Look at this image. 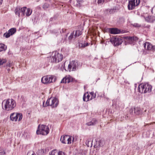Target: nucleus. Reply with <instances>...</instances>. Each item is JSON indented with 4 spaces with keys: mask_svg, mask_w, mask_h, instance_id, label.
<instances>
[{
    "mask_svg": "<svg viewBox=\"0 0 155 155\" xmlns=\"http://www.w3.org/2000/svg\"><path fill=\"white\" fill-rule=\"evenodd\" d=\"M58 152L56 150L52 151L51 152V155H57Z\"/></svg>",
    "mask_w": 155,
    "mask_h": 155,
    "instance_id": "32",
    "label": "nucleus"
},
{
    "mask_svg": "<svg viewBox=\"0 0 155 155\" xmlns=\"http://www.w3.org/2000/svg\"><path fill=\"white\" fill-rule=\"evenodd\" d=\"M77 3L75 5L78 7H80L83 5V3L84 1L83 0H77Z\"/></svg>",
    "mask_w": 155,
    "mask_h": 155,
    "instance_id": "22",
    "label": "nucleus"
},
{
    "mask_svg": "<svg viewBox=\"0 0 155 155\" xmlns=\"http://www.w3.org/2000/svg\"><path fill=\"white\" fill-rule=\"evenodd\" d=\"M152 86L148 83H143L139 85L137 87L138 91L141 93H150L151 91Z\"/></svg>",
    "mask_w": 155,
    "mask_h": 155,
    "instance_id": "1",
    "label": "nucleus"
},
{
    "mask_svg": "<svg viewBox=\"0 0 155 155\" xmlns=\"http://www.w3.org/2000/svg\"><path fill=\"white\" fill-rule=\"evenodd\" d=\"M109 31L111 34H117L121 33V31L117 28H110L109 29Z\"/></svg>",
    "mask_w": 155,
    "mask_h": 155,
    "instance_id": "16",
    "label": "nucleus"
},
{
    "mask_svg": "<svg viewBox=\"0 0 155 155\" xmlns=\"http://www.w3.org/2000/svg\"><path fill=\"white\" fill-rule=\"evenodd\" d=\"M57 155H65V153L64 152H62V151H60L58 152V153Z\"/></svg>",
    "mask_w": 155,
    "mask_h": 155,
    "instance_id": "36",
    "label": "nucleus"
},
{
    "mask_svg": "<svg viewBox=\"0 0 155 155\" xmlns=\"http://www.w3.org/2000/svg\"><path fill=\"white\" fill-rule=\"evenodd\" d=\"M56 79V78L54 75H47L41 78V81L43 84H48L54 82Z\"/></svg>",
    "mask_w": 155,
    "mask_h": 155,
    "instance_id": "6",
    "label": "nucleus"
},
{
    "mask_svg": "<svg viewBox=\"0 0 155 155\" xmlns=\"http://www.w3.org/2000/svg\"><path fill=\"white\" fill-rule=\"evenodd\" d=\"M90 142H91V141H89V140H87L86 141V144L87 145V146L88 147L89 146V143Z\"/></svg>",
    "mask_w": 155,
    "mask_h": 155,
    "instance_id": "40",
    "label": "nucleus"
},
{
    "mask_svg": "<svg viewBox=\"0 0 155 155\" xmlns=\"http://www.w3.org/2000/svg\"><path fill=\"white\" fill-rule=\"evenodd\" d=\"M16 32V29L15 28H11L8 30V32L4 33L3 36L6 38H9L11 36L14 34Z\"/></svg>",
    "mask_w": 155,
    "mask_h": 155,
    "instance_id": "12",
    "label": "nucleus"
},
{
    "mask_svg": "<svg viewBox=\"0 0 155 155\" xmlns=\"http://www.w3.org/2000/svg\"><path fill=\"white\" fill-rule=\"evenodd\" d=\"M27 8L24 7L22 8L17 6L15 9V13L16 15H18V17H20V13H21V16H23L25 15V12Z\"/></svg>",
    "mask_w": 155,
    "mask_h": 155,
    "instance_id": "9",
    "label": "nucleus"
},
{
    "mask_svg": "<svg viewBox=\"0 0 155 155\" xmlns=\"http://www.w3.org/2000/svg\"><path fill=\"white\" fill-rule=\"evenodd\" d=\"M6 153L3 149H0V155H5Z\"/></svg>",
    "mask_w": 155,
    "mask_h": 155,
    "instance_id": "31",
    "label": "nucleus"
},
{
    "mask_svg": "<svg viewBox=\"0 0 155 155\" xmlns=\"http://www.w3.org/2000/svg\"><path fill=\"white\" fill-rule=\"evenodd\" d=\"M133 41H136L138 40V38L137 37L135 36H133Z\"/></svg>",
    "mask_w": 155,
    "mask_h": 155,
    "instance_id": "38",
    "label": "nucleus"
},
{
    "mask_svg": "<svg viewBox=\"0 0 155 155\" xmlns=\"http://www.w3.org/2000/svg\"><path fill=\"white\" fill-rule=\"evenodd\" d=\"M31 155H36L35 153H33Z\"/></svg>",
    "mask_w": 155,
    "mask_h": 155,
    "instance_id": "47",
    "label": "nucleus"
},
{
    "mask_svg": "<svg viewBox=\"0 0 155 155\" xmlns=\"http://www.w3.org/2000/svg\"><path fill=\"white\" fill-rule=\"evenodd\" d=\"M82 34V31L79 30H76L75 31V34L74 33V36L75 38L77 37H78L81 35Z\"/></svg>",
    "mask_w": 155,
    "mask_h": 155,
    "instance_id": "24",
    "label": "nucleus"
},
{
    "mask_svg": "<svg viewBox=\"0 0 155 155\" xmlns=\"http://www.w3.org/2000/svg\"><path fill=\"white\" fill-rule=\"evenodd\" d=\"M49 7V4L47 3H45L43 6V8L45 10H46Z\"/></svg>",
    "mask_w": 155,
    "mask_h": 155,
    "instance_id": "29",
    "label": "nucleus"
},
{
    "mask_svg": "<svg viewBox=\"0 0 155 155\" xmlns=\"http://www.w3.org/2000/svg\"><path fill=\"white\" fill-rule=\"evenodd\" d=\"M61 3H59L58 2H55V3L54 4L55 5H53V6H57V5L59 6V5H61ZM61 6H63V5H61Z\"/></svg>",
    "mask_w": 155,
    "mask_h": 155,
    "instance_id": "33",
    "label": "nucleus"
},
{
    "mask_svg": "<svg viewBox=\"0 0 155 155\" xmlns=\"http://www.w3.org/2000/svg\"><path fill=\"white\" fill-rule=\"evenodd\" d=\"M127 38L129 41H133V37H127Z\"/></svg>",
    "mask_w": 155,
    "mask_h": 155,
    "instance_id": "34",
    "label": "nucleus"
},
{
    "mask_svg": "<svg viewBox=\"0 0 155 155\" xmlns=\"http://www.w3.org/2000/svg\"><path fill=\"white\" fill-rule=\"evenodd\" d=\"M66 30V29H65L63 28L62 29V32H65Z\"/></svg>",
    "mask_w": 155,
    "mask_h": 155,
    "instance_id": "42",
    "label": "nucleus"
},
{
    "mask_svg": "<svg viewBox=\"0 0 155 155\" xmlns=\"http://www.w3.org/2000/svg\"><path fill=\"white\" fill-rule=\"evenodd\" d=\"M9 68H8L7 69V71H8V72H9L11 70Z\"/></svg>",
    "mask_w": 155,
    "mask_h": 155,
    "instance_id": "43",
    "label": "nucleus"
},
{
    "mask_svg": "<svg viewBox=\"0 0 155 155\" xmlns=\"http://www.w3.org/2000/svg\"><path fill=\"white\" fill-rule=\"evenodd\" d=\"M10 118L11 120L13 121H16L18 120L20 121L22 118V114L20 113H13L11 114Z\"/></svg>",
    "mask_w": 155,
    "mask_h": 155,
    "instance_id": "7",
    "label": "nucleus"
},
{
    "mask_svg": "<svg viewBox=\"0 0 155 155\" xmlns=\"http://www.w3.org/2000/svg\"><path fill=\"white\" fill-rule=\"evenodd\" d=\"M92 142H91V146L92 145Z\"/></svg>",
    "mask_w": 155,
    "mask_h": 155,
    "instance_id": "48",
    "label": "nucleus"
},
{
    "mask_svg": "<svg viewBox=\"0 0 155 155\" xmlns=\"http://www.w3.org/2000/svg\"><path fill=\"white\" fill-rule=\"evenodd\" d=\"M90 97L88 92L85 93L83 96V100L84 101H87L90 100Z\"/></svg>",
    "mask_w": 155,
    "mask_h": 155,
    "instance_id": "20",
    "label": "nucleus"
},
{
    "mask_svg": "<svg viewBox=\"0 0 155 155\" xmlns=\"http://www.w3.org/2000/svg\"><path fill=\"white\" fill-rule=\"evenodd\" d=\"M97 3L98 4H101L103 3L104 2V0H97Z\"/></svg>",
    "mask_w": 155,
    "mask_h": 155,
    "instance_id": "35",
    "label": "nucleus"
},
{
    "mask_svg": "<svg viewBox=\"0 0 155 155\" xmlns=\"http://www.w3.org/2000/svg\"><path fill=\"white\" fill-rule=\"evenodd\" d=\"M149 136V135H147V136H146V137H148Z\"/></svg>",
    "mask_w": 155,
    "mask_h": 155,
    "instance_id": "49",
    "label": "nucleus"
},
{
    "mask_svg": "<svg viewBox=\"0 0 155 155\" xmlns=\"http://www.w3.org/2000/svg\"><path fill=\"white\" fill-rule=\"evenodd\" d=\"M115 11L114 10V9H111L110 10V13H113V12H114Z\"/></svg>",
    "mask_w": 155,
    "mask_h": 155,
    "instance_id": "41",
    "label": "nucleus"
},
{
    "mask_svg": "<svg viewBox=\"0 0 155 155\" xmlns=\"http://www.w3.org/2000/svg\"><path fill=\"white\" fill-rule=\"evenodd\" d=\"M74 31H73V32L71 33L70 35L69 36L68 38V39L69 41H71L74 38Z\"/></svg>",
    "mask_w": 155,
    "mask_h": 155,
    "instance_id": "28",
    "label": "nucleus"
},
{
    "mask_svg": "<svg viewBox=\"0 0 155 155\" xmlns=\"http://www.w3.org/2000/svg\"><path fill=\"white\" fill-rule=\"evenodd\" d=\"M140 3V0H130L129 1L127 8L129 10H132L135 8Z\"/></svg>",
    "mask_w": 155,
    "mask_h": 155,
    "instance_id": "8",
    "label": "nucleus"
},
{
    "mask_svg": "<svg viewBox=\"0 0 155 155\" xmlns=\"http://www.w3.org/2000/svg\"><path fill=\"white\" fill-rule=\"evenodd\" d=\"M144 133H143V136H144Z\"/></svg>",
    "mask_w": 155,
    "mask_h": 155,
    "instance_id": "50",
    "label": "nucleus"
},
{
    "mask_svg": "<svg viewBox=\"0 0 155 155\" xmlns=\"http://www.w3.org/2000/svg\"><path fill=\"white\" fill-rule=\"evenodd\" d=\"M26 9L27 11L26 12H25V14L27 16H29L31 14L32 10L30 8H27Z\"/></svg>",
    "mask_w": 155,
    "mask_h": 155,
    "instance_id": "25",
    "label": "nucleus"
},
{
    "mask_svg": "<svg viewBox=\"0 0 155 155\" xmlns=\"http://www.w3.org/2000/svg\"><path fill=\"white\" fill-rule=\"evenodd\" d=\"M90 44L88 43H86L84 42L83 43H78V47L79 48H84L86 46H88Z\"/></svg>",
    "mask_w": 155,
    "mask_h": 155,
    "instance_id": "21",
    "label": "nucleus"
},
{
    "mask_svg": "<svg viewBox=\"0 0 155 155\" xmlns=\"http://www.w3.org/2000/svg\"><path fill=\"white\" fill-rule=\"evenodd\" d=\"M143 47L145 49L148 50L154 51L155 50V46H152L151 44L149 42H145L143 44Z\"/></svg>",
    "mask_w": 155,
    "mask_h": 155,
    "instance_id": "15",
    "label": "nucleus"
},
{
    "mask_svg": "<svg viewBox=\"0 0 155 155\" xmlns=\"http://www.w3.org/2000/svg\"><path fill=\"white\" fill-rule=\"evenodd\" d=\"M49 130L48 126L43 124L41 125H39L38 126V129L36 133L37 134L46 135L49 133Z\"/></svg>",
    "mask_w": 155,
    "mask_h": 155,
    "instance_id": "4",
    "label": "nucleus"
},
{
    "mask_svg": "<svg viewBox=\"0 0 155 155\" xmlns=\"http://www.w3.org/2000/svg\"><path fill=\"white\" fill-rule=\"evenodd\" d=\"M110 41L114 46H118L122 44L123 41L120 38L114 37L110 38Z\"/></svg>",
    "mask_w": 155,
    "mask_h": 155,
    "instance_id": "10",
    "label": "nucleus"
},
{
    "mask_svg": "<svg viewBox=\"0 0 155 155\" xmlns=\"http://www.w3.org/2000/svg\"><path fill=\"white\" fill-rule=\"evenodd\" d=\"M133 110L134 111V113L136 115L141 114L143 112L142 109L138 107H134V109H130V112L131 113H133Z\"/></svg>",
    "mask_w": 155,
    "mask_h": 155,
    "instance_id": "14",
    "label": "nucleus"
},
{
    "mask_svg": "<svg viewBox=\"0 0 155 155\" xmlns=\"http://www.w3.org/2000/svg\"><path fill=\"white\" fill-rule=\"evenodd\" d=\"M90 94L91 96V97L90 98V100H91L92 99H94L96 96V93H94L93 91L89 93Z\"/></svg>",
    "mask_w": 155,
    "mask_h": 155,
    "instance_id": "27",
    "label": "nucleus"
},
{
    "mask_svg": "<svg viewBox=\"0 0 155 155\" xmlns=\"http://www.w3.org/2000/svg\"><path fill=\"white\" fill-rule=\"evenodd\" d=\"M59 104L58 99L56 97H51L48 98L46 104L44 105V103L43 104V106L45 107L48 106H50L52 108H55L58 106Z\"/></svg>",
    "mask_w": 155,
    "mask_h": 155,
    "instance_id": "3",
    "label": "nucleus"
},
{
    "mask_svg": "<svg viewBox=\"0 0 155 155\" xmlns=\"http://www.w3.org/2000/svg\"><path fill=\"white\" fill-rule=\"evenodd\" d=\"M96 122L97 120L95 119H93L91 121L87 123L86 124L88 126L93 125L96 124Z\"/></svg>",
    "mask_w": 155,
    "mask_h": 155,
    "instance_id": "23",
    "label": "nucleus"
},
{
    "mask_svg": "<svg viewBox=\"0 0 155 155\" xmlns=\"http://www.w3.org/2000/svg\"><path fill=\"white\" fill-rule=\"evenodd\" d=\"M16 106V102L13 99H7L5 104V110L9 111L12 110Z\"/></svg>",
    "mask_w": 155,
    "mask_h": 155,
    "instance_id": "5",
    "label": "nucleus"
},
{
    "mask_svg": "<svg viewBox=\"0 0 155 155\" xmlns=\"http://www.w3.org/2000/svg\"><path fill=\"white\" fill-rule=\"evenodd\" d=\"M133 26H134L135 27H140V25L137 23L134 24Z\"/></svg>",
    "mask_w": 155,
    "mask_h": 155,
    "instance_id": "37",
    "label": "nucleus"
},
{
    "mask_svg": "<svg viewBox=\"0 0 155 155\" xmlns=\"http://www.w3.org/2000/svg\"><path fill=\"white\" fill-rule=\"evenodd\" d=\"M74 141V138L73 137L72 138V141L73 142Z\"/></svg>",
    "mask_w": 155,
    "mask_h": 155,
    "instance_id": "45",
    "label": "nucleus"
},
{
    "mask_svg": "<svg viewBox=\"0 0 155 155\" xmlns=\"http://www.w3.org/2000/svg\"><path fill=\"white\" fill-rule=\"evenodd\" d=\"M95 141H96V145L97 147H101L103 146V144L101 143V140H99L97 141V139H95Z\"/></svg>",
    "mask_w": 155,
    "mask_h": 155,
    "instance_id": "26",
    "label": "nucleus"
},
{
    "mask_svg": "<svg viewBox=\"0 0 155 155\" xmlns=\"http://www.w3.org/2000/svg\"><path fill=\"white\" fill-rule=\"evenodd\" d=\"M63 58V55L62 54L55 51L52 53L51 56L48 58V59L50 61L51 63H57L61 61Z\"/></svg>",
    "mask_w": 155,
    "mask_h": 155,
    "instance_id": "2",
    "label": "nucleus"
},
{
    "mask_svg": "<svg viewBox=\"0 0 155 155\" xmlns=\"http://www.w3.org/2000/svg\"><path fill=\"white\" fill-rule=\"evenodd\" d=\"M7 49V46L5 44L0 43V52L3 53Z\"/></svg>",
    "mask_w": 155,
    "mask_h": 155,
    "instance_id": "19",
    "label": "nucleus"
},
{
    "mask_svg": "<svg viewBox=\"0 0 155 155\" xmlns=\"http://www.w3.org/2000/svg\"><path fill=\"white\" fill-rule=\"evenodd\" d=\"M2 2L3 0H0V5L2 4Z\"/></svg>",
    "mask_w": 155,
    "mask_h": 155,
    "instance_id": "44",
    "label": "nucleus"
},
{
    "mask_svg": "<svg viewBox=\"0 0 155 155\" xmlns=\"http://www.w3.org/2000/svg\"><path fill=\"white\" fill-rule=\"evenodd\" d=\"M71 140L72 137L68 135H65L63 137L61 136L60 139L61 142L64 144L66 143V141H67V143L70 144L71 143Z\"/></svg>",
    "mask_w": 155,
    "mask_h": 155,
    "instance_id": "11",
    "label": "nucleus"
},
{
    "mask_svg": "<svg viewBox=\"0 0 155 155\" xmlns=\"http://www.w3.org/2000/svg\"><path fill=\"white\" fill-rule=\"evenodd\" d=\"M71 78L70 76H66L61 81V83H69L71 82Z\"/></svg>",
    "mask_w": 155,
    "mask_h": 155,
    "instance_id": "18",
    "label": "nucleus"
},
{
    "mask_svg": "<svg viewBox=\"0 0 155 155\" xmlns=\"http://www.w3.org/2000/svg\"><path fill=\"white\" fill-rule=\"evenodd\" d=\"M6 62V60L5 59H0V66Z\"/></svg>",
    "mask_w": 155,
    "mask_h": 155,
    "instance_id": "30",
    "label": "nucleus"
},
{
    "mask_svg": "<svg viewBox=\"0 0 155 155\" xmlns=\"http://www.w3.org/2000/svg\"><path fill=\"white\" fill-rule=\"evenodd\" d=\"M52 19H53V18H51L50 19V20L51 21Z\"/></svg>",
    "mask_w": 155,
    "mask_h": 155,
    "instance_id": "46",
    "label": "nucleus"
},
{
    "mask_svg": "<svg viewBox=\"0 0 155 155\" xmlns=\"http://www.w3.org/2000/svg\"><path fill=\"white\" fill-rule=\"evenodd\" d=\"M12 66V64L11 63H8V64H7L6 65V66L7 67V68L8 67L9 68H10Z\"/></svg>",
    "mask_w": 155,
    "mask_h": 155,
    "instance_id": "39",
    "label": "nucleus"
},
{
    "mask_svg": "<svg viewBox=\"0 0 155 155\" xmlns=\"http://www.w3.org/2000/svg\"><path fill=\"white\" fill-rule=\"evenodd\" d=\"M78 63L75 61H73L70 62L68 66V69L69 71H75L76 69V67Z\"/></svg>",
    "mask_w": 155,
    "mask_h": 155,
    "instance_id": "13",
    "label": "nucleus"
},
{
    "mask_svg": "<svg viewBox=\"0 0 155 155\" xmlns=\"http://www.w3.org/2000/svg\"><path fill=\"white\" fill-rule=\"evenodd\" d=\"M145 20L148 22L152 23L155 21V16L150 15L145 18Z\"/></svg>",
    "mask_w": 155,
    "mask_h": 155,
    "instance_id": "17",
    "label": "nucleus"
}]
</instances>
